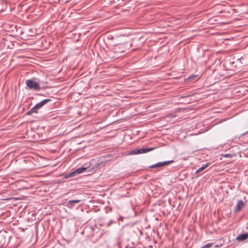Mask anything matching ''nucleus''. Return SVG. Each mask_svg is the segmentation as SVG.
<instances>
[{
  "instance_id": "obj_1",
  "label": "nucleus",
  "mask_w": 248,
  "mask_h": 248,
  "mask_svg": "<svg viewBox=\"0 0 248 248\" xmlns=\"http://www.w3.org/2000/svg\"><path fill=\"white\" fill-rule=\"evenodd\" d=\"M26 89L33 90L35 91H40L41 89L40 87L41 81L39 79L36 78L27 79L25 81Z\"/></svg>"
},
{
  "instance_id": "obj_2",
  "label": "nucleus",
  "mask_w": 248,
  "mask_h": 248,
  "mask_svg": "<svg viewBox=\"0 0 248 248\" xmlns=\"http://www.w3.org/2000/svg\"><path fill=\"white\" fill-rule=\"evenodd\" d=\"M51 100L50 99H46L40 102L37 103L34 107L31 108L29 111L27 112L26 114L27 115H31L32 113H37V111L40 109L43 106H44L46 103L51 101Z\"/></svg>"
},
{
  "instance_id": "obj_3",
  "label": "nucleus",
  "mask_w": 248,
  "mask_h": 248,
  "mask_svg": "<svg viewBox=\"0 0 248 248\" xmlns=\"http://www.w3.org/2000/svg\"><path fill=\"white\" fill-rule=\"evenodd\" d=\"M174 162L173 160H170V161H165L164 162H158L155 164H154L152 166H150L149 168H161L164 167L165 165H167L170 163H172Z\"/></svg>"
},
{
  "instance_id": "obj_4",
  "label": "nucleus",
  "mask_w": 248,
  "mask_h": 248,
  "mask_svg": "<svg viewBox=\"0 0 248 248\" xmlns=\"http://www.w3.org/2000/svg\"><path fill=\"white\" fill-rule=\"evenodd\" d=\"M244 207V203L242 200H239L237 202L236 207L234 209V212L237 213Z\"/></svg>"
},
{
  "instance_id": "obj_5",
  "label": "nucleus",
  "mask_w": 248,
  "mask_h": 248,
  "mask_svg": "<svg viewBox=\"0 0 248 248\" xmlns=\"http://www.w3.org/2000/svg\"><path fill=\"white\" fill-rule=\"evenodd\" d=\"M80 202V200H70L66 203V206L70 208H72L76 204Z\"/></svg>"
},
{
  "instance_id": "obj_6",
  "label": "nucleus",
  "mask_w": 248,
  "mask_h": 248,
  "mask_svg": "<svg viewBox=\"0 0 248 248\" xmlns=\"http://www.w3.org/2000/svg\"><path fill=\"white\" fill-rule=\"evenodd\" d=\"M248 238V233H244L241 234H239L236 237V240L238 241H243Z\"/></svg>"
},
{
  "instance_id": "obj_7",
  "label": "nucleus",
  "mask_w": 248,
  "mask_h": 248,
  "mask_svg": "<svg viewBox=\"0 0 248 248\" xmlns=\"http://www.w3.org/2000/svg\"><path fill=\"white\" fill-rule=\"evenodd\" d=\"M140 154V148H136L133 150H128L126 151V155H132Z\"/></svg>"
},
{
  "instance_id": "obj_8",
  "label": "nucleus",
  "mask_w": 248,
  "mask_h": 248,
  "mask_svg": "<svg viewBox=\"0 0 248 248\" xmlns=\"http://www.w3.org/2000/svg\"><path fill=\"white\" fill-rule=\"evenodd\" d=\"M77 173L76 172H75V170H74L73 171H72L70 173H66L65 174H64V178L65 179H68V178H71V177H73L76 175H77Z\"/></svg>"
},
{
  "instance_id": "obj_9",
  "label": "nucleus",
  "mask_w": 248,
  "mask_h": 248,
  "mask_svg": "<svg viewBox=\"0 0 248 248\" xmlns=\"http://www.w3.org/2000/svg\"><path fill=\"white\" fill-rule=\"evenodd\" d=\"M155 148H140V154L146 153L149 151L154 150Z\"/></svg>"
},
{
  "instance_id": "obj_10",
  "label": "nucleus",
  "mask_w": 248,
  "mask_h": 248,
  "mask_svg": "<svg viewBox=\"0 0 248 248\" xmlns=\"http://www.w3.org/2000/svg\"><path fill=\"white\" fill-rule=\"evenodd\" d=\"M86 170H87V168L84 167H81L79 168L76 169V170H75V172H76L77 174L78 175V174H80V173L83 172Z\"/></svg>"
},
{
  "instance_id": "obj_11",
  "label": "nucleus",
  "mask_w": 248,
  "mask_h": 248,
  "mask_svg": "<svg viewBox=\"0 0 248 248\" xmlns=\"http://www.w3.org/2000/svg\"><path fill=\"white\" fill-rule=\"evenodd\" d=\"M209 165V163H206L202 165L201 168H199L197 171H196V173H198L202 170H203L205 168H206Z\"/></svg>"
},
{
  "instance_id": "obj_12",
  "label": "nucleus",
  "mask_w": 248,
  "mask_h": 248,
  "mask_svg": "<svg viewBox=\"0 0 248 248\" xmlns=\"http://www.w3.org/2000/svg\"><path fill=\"white\" fill-rule=\"evenodd\" d=\"M212 246V243H207L206 245H204L201 248H210Z\"/></svg>"
},
{
  "instance_id": "obj_13",
  "label": "nucleus",
  "mask_w": 248,
  "mask_h": 248,
  "mask_svg": "<svg viewBox=\"0 0 248 248\" xmlns=\"http://www.w3.org/2000/svg\"><path fill=\"white\" fill-rule=\"evenodd\" d=\"M116 223V221H113V220H110V221H109V222L107 224V226L108 227H110V225H111L112 224H113V223Z\"/></svg>"
},
{
  "instance_id": "obj_14",
  "label": "nucleus",
  "mask_w": 248,
  "mask_h": 248,
  "mask_svg": "<svg viewBox=\"0 0 248 248\" xmlns=\"http://www.w3.org/2000/svg\"><path fill=\"white\" fill-rule=\"evenodd\" d=\"M224 156L226 157H230L232 156V155H230V154H227L226 155H224Z\"/></svg>"
},
{
  "instance_id": "obj_15",
  "label": "nucleus",
  "mask_w": 248,
  "mask_h": 248,
  "mask_svg": "<svg viewBox=\"0 0 248 248\" xmlns=\"http://www.w3.org/2000/svg\"><path fill=\"white\" fill-rule=\"evenodd\" d=\"M148 247H149V248H152V246H151V245H149V246H148Z\"/></svg>"
},
{
  "instance_id": "obj_16",
  "label": "nucleus",
  "mask_w": 248,
  "mask_h": 248,
  "mask_svg": "<svg viewBox=\"0 0 248 248\" xmlns=\"http://www.w3.org/2000/svg\"><path fill=\"white\" fill-rule=\"evenodd\" d=\"M140 235H142V232H141V231H140Z\"/></svg>"
},
{
  "instance_id": "obj_17",
  "label": "nucleus",
  "mask_w": 248,
  "mask_h": 248,
  "mask_svg": "<svg viewBox=\"0 0 248 248\" xmlns=\"http://www.w3.org/2000/svg\"><path fill=\"white\" fill-rule=\"evenodd\" d=\"M148 227H150V226H149V225H148ZM145 228H147V227L145 226Z\"/></svg>"
}]
</instances>
